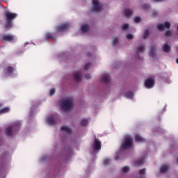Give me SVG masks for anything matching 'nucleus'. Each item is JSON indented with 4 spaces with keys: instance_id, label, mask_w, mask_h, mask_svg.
Segmentation results:
<instances>
[{
    "instance_id": "1",
    "label": "nucleus",
    "mask_w": 178,
    "mask_h": 178,
    "mask_svg": "<svg viewBox=\"0 0 178 178\" xmlns=\"http://www.w3.org/2000/svg\"><path fill=\"white\" fill-rule=\"evenodd\" d=\"M6 22L4 24L5 29H12L13 27V21L17 17V14L7 11L5 13Z\"/></svg>"
},
{
    "instance_id": "2",
    "label": "nucleus",
    "mask_w": 178,
    "mask_h": 178,
    "mask_svg": "<svg viewBox=\"0 0 178 178\" xmlns=\"http://www.w3.org/2000/svg\"><path fill=\"white\" fill-rule=\"evenodd\" d=\"M73 99L72 98L63 99L60 103V106L62 111L65 112H69L73 109Z\"/></svg>"
},
{
    "instance_id": "3",
    "label": "nucleus",
    "mask_w": 178,
    "mask_h": 178,
    "mask_svg": "<svg viewBox=\"0 0 178 178\" xmlns=\"http://www.w3.org/2000/svg\"><path fill=\"white\" fill-rule=\"evenodd\" d=\"M133 147V142H131V138L127 136L124 138V142L122 143L121 149H127Z\"/></svg>"
},
{
    "instance_id": "4",
    "label": "nucleus",
    "mask_w": 178,
    "mask_h": 178,
    "mask_svg": "<svg viewBox=\"0 0 178 178\" xmlns=\"http://www.w3.org/2000/svg\"><path fill=\"white\" fill-rule=\"evenodd\" d=\"M19 126H11L8 127L6 129V134L8 136V137H12L13 136V130H17V133H19Z\"/></svg>"
},
{
    "instance_id": "5",
    "label": "nucleus",
    "mask_w": 178,
    "mask_h": 178,
    "mask_svg": "<svg viewBox=\"0 0 178 178\" xmlns=\"http://www.w3.org/2000/svg\"><path fill=\"white\" fill-rule=\"evenodd\" d=\"M101 140H99V139L95 138L94 143L92 144V148H93V151L97 152V151H99L101 149Z\"/></svg>"
},
{
    "instance_id": "6",
    "label": "nucleus",
    "mask_w": 178,
    "mask_h": 178,
    "mask_svg": "<svg viewBox=\"0 0 178 178\" xmlns=\"http://www.w3.org/2000/svg\"><path fill=\"white\" fill-rule=\"evenodd\" d=\"M155 84V81L154 79L149 77V79H147L145 81V86L147 88H152Z\"/></svg>"
},
{
    "instance_id": "7",
    "label": "nucleus",
    "mask_w": 178,
    "mask_h": 178,
    "mask_svg": "<svg viewBox=\"0 0 178 178\" xmlns=\"http://www.w3.org/2000/svg\"><path fill=\"white\" fill-rule=\"evenodd\" d=\"M1 41H7L8 42H12V41H15V35H3L1 37Z\"/></svg>"
},
{
    "instance_id": "8",
    "label": "nucleus",
    "mask_w": 178,
    "mask_h": 178,
    "mask_svg": "<svg viewBox=\"0 0 178 178\" xmlns=\"http://www.w3.org/2000/svg\"><path fill=\"white\" fill-rule=\"evenodd\" d=\"M92 5H93V12L101 11V6H99V1L92 0Z\"/></svg>"
},
{
    "instance_id": "9",
    "label": "nucleus",
    "mask_w": 178,
    "mask_h": 178,
    "mask_svg": "<svg viewBox=\"0 0 178 178\" xmlns=\"http://www.w3.org/2000/svg\"><path fill=\"white\" fill-rule=\"evenodd\" d=\"M70 26V25H69V24H63L57 26V31H58V33H61L62 31H65V30L69 29Z\"/></svg>"
},
{
    "instance_id": "10",
    "label": "nucleus",
    "mask_w": 178,
    "mask_h": 178,
    "mask_svg": "<svg viewBox=\"0 0 178 178\" xmlns=\"http://www.w3.org/2000/svg\"><path fill=\"white\" fill-rule=\"evenodd\" d=\"M123 14L127 19H130L133 16V10L130 8H124L123 10Z\"/></svg>"
},
{
    "instance_id": "11",
    "label": "nucleus",
    "mask_w": 178,
    "mask_h": 178,
    "mask_svg": "<svg viewBox=\"0 0 178 178\" xmlns=\"http://www.w3.org/2000/svg\"><path fill=\"white\" fill-rule=\"evenodd\" d=\"M145 163V157H142L140 159H138V160L135 161L134 165L136 168H138V166H143Z\"/></svg>"
},
{
    "instance_id": "12",
    "label": "nucleus",
    "mask_w": 178,
    "mask_h": 178,
    "mask_svg": "<svg viewBox=\"0 0 178 178\" xmlns=\"http://www.w3.org/2000/svg\"><path fill=\"white\" fill-rule=\"evenodd\" d=\"M83 73V71L79 70L76 71L73 74V77L76 81H80L81 80V74Z\"/></svg>"
},
{
    "instance_id": "13",
    "label": "nucleus",
    "mask_w": 178,
    "mask_h": 178,
    "mask_svg": "<svg viewBox=\"0 0 178 178\" xmlns=\"http://www.w3.org/2000/svg\"><path fill=\"white\" fill-rule=\"evenodd\" d=\"M47 122L48 124L50 126H56V118H55V116H50L47 118Z\"/></svg>"
},
{
    "instance_id": "14",
    "label": "nucleus",
    "mask_w": 178,
    "mask_h": 178,
    "mask_svg": "<svg viewBox=\"0 0 178 178\" xmlns=\"http://www.w3.org/2000/svg\"><path fill=\"white\" fill-rule=\"evenodd\" d=\"M111 80V75L109 74H104L101 77V81L103 83H109Z\"/></svg>"
},
{
    "instance_id": "15",
    "label": "nucleus",
    "mask_w": 178,
    "mask_h": 178,
    "mask_svg": "<svg viewBox=\"0 0 178 178\" xmlns=\"http://www.w3.org/2000/svg\"><path fill=\"white\" fill-rule=\"evenodd\" d=\"M5 73H8L9 76L15 73V67L9 65L4 70Z\"/></svg>"
},
{
    "instance_id": "16",
    "label": "nucleus",
    "mask_w": 178,
    "mask_h": 178,
    "mask_svg": "<svg viewBox=\"0 0 178 178\" xmlns=\"http://www.w3.org/2000/svg\"><path fill=\"white\" fill-rule=\"evenodd\" d=\"M169 169H170V166H169V165H163L160 168V173L165 174L168 170H169Z\"/></svg>"
},
{
    "instance_id": "17",
    "label": "nucleus",
    "mask_w": 178,
    "mask_h": 178,
    "mask_svg": "<svg viewBox=\"0 0 178 178\" xmlns=\"http://www.w3.org/2000/svg\"><path fill=\"white\" fill-rule=\"evenodd\" d=\"M61 131H65L67 134H72V128L66 126L61 127Z\"/></svg>"
},
{
    "instance_id": "18",
    "label": "nucleus",
    "mask_w": 178,
    "mask_h": 178,
    "mask_svg": "<svg viewBox=\"0 0 178 178\" xmlns=\"http://www.w3.org/2000/svg\"><path fill=\"white\" fill-rule=\"evenodd\" d=\"M135 140L137 143H143V141H145V139L141 137V136H140L139 134L135 135Z\"/></svg>"
},
{
    "instance_id": "19",
    "label": "nucleus",
    "mask_w": 178,
    "mask_h": 178,
    "mask_svg": "<svg viewBox=\"0 0 178 178\" xmlns=\"http://www.w3.org/2000/svg\"><path fill=\"white\" fill-rule=\"evenodd\" d=\"M145 49L144 48L143 45H139L137 47L136 54L138 55L140 52H144Z\"/></svg>"
},
{
    "instance_id": "20",
    "label": "nucleus",
    "mask_w": 178,
    "mask_h": 178,
    "mask_svg": "<svg viewBox=\"0 0 178 178\" xmlns=\"http://www.w3.org/2000/svg\"><path fill=\"white\" fill-rule=\"evenodd\" d=\"M10 112V108L4 107L0 110V113L2 115L3 113H9Z\"/></svg>"
},
{
    "instance_id": "21",
    "label": "nucleus",
    "mask_w": 178,
    "mask_h": 178,
    "mask_svg": "<svg viewBox=\"0 0 178 178\" xmlns=\"http://www.w3.org/2000/svg\"><path fill=\"white\" fill-rule=\"evenodd\" d=\"M163 51H164L166 53L170 52V46H169V44H168V43L164 44V45L163 46Z\"/></svg>"
},
{
    "instance_id": "22",
    "label": "nucleus",
    "mask_w": 178,
    "mask_h": 178,
    "mask_svg": "<svg viewBox=\"0 0 178 178\" xmlns=\"http://www.w3.org/2000/svg\"><path fill=\"white\" fill-rule=\"evenodd\" d=\"M156 49V47L155 45H154L153 47H151L150 50H149V56H154V55H155V49Z\"/></svg>"
},
{
    "instance_id": "23",
    "label": "nucleus",
    "mask_w": 178,
    "mask_h": 178,
    "mask_svg": "<svg viewBox=\"0 0 178 178\" xmlns=\"http://www.w3.org/2000/svg\"><path fill=\"white\" fill-rule=\"evenodd\" d=\"M88 24H83L81 26V30L82 31V33H86V31H88Z\"/></svg>"
},
{
    "instance_id": "24",
    "label": "nucleus",
    "mask_w": 178,
    "mask_h": 178,
    "mask_svg": "<svg viewBox=\"0 0 178 178\" xmlns=\"http://www.w3.org/2000/svg\"><path fill=\"white\" fill-rule=\"evenodd\" d=\"M87 124H88V120L87 119L85 118L81 121L80 125L83 127L87 126Z\"/></svg>"
},
{
    "instance_id": "25",
    "label": "nucleus",
    "mask_w": 178,
    "mask_h": 178,
    "mask_svg": "<svg viewBox=\"0 0 178 178\" xmlns=\"http://www.w3.org/2000/svg\"><path fill=\"white\" fill-rule=\"evenodd\" d=\"M149 35V30L146 29L145 30L144 34H143V39L147 40V38H148Z\"/></svg>"
},
{
    "instance_id": "26",
    "label": "nucleus",
    "mask_w": 178,
    "mask_h": 178,
    "mask_svg": "<svg viewBox=\"0 0 178 178\" xmlns=\"http://www.w3.org/2000/svg\"><path fill=\"white\" fill-rule=\"evenodd\" d=\"M125 97H127V98H129L130 99H133V92H127L125 93Z\"/></svg>"
},
{
    "instance_id": "27",
    "label": "nucleus",
    "mask_w": 178,
    "mask_h": 178,
    "mask_svg": "<svg viewBox=\"0 0 178 178\" xmlns=\"http://www.w3.org/2000/svg\"><path fill=\"white\" fill-rule=\"evenodd\" d=\"M45 37H46V40H49V38H52L53 40L55 39V37L52 35V33H46Z\"/></svg>"
},
{
    "instance_id": "28",
    "label": "nucleus",
    "mask_w": 178,
    "mask_h": 178,
    "mask_svg": "<svg viewBox=\"0 0 178 178\" xmlns=\"http://www.w3.org/2000/svg\"><path fill=\"white\" fill-rule=\"evenodd\" d=\"M122 171L123 172V173H128V172H130V168L127 166L123 167Z\"/></svg>"
},
{
    "instance_id": "29",
    "label": "nucleus",
    "mask_w": 178,
    "mask_h": 178,
    "mask_svg": "<svg viewBox=\"0 0 178 178\" xmlns=\"http://www.w3.org/2000/svg\"><path fill=\"white\" fill-rule=\"evenodd\" d=\"M118 42H119V38L116 37L113 40V47H115V45H118Z\"/></svg>"
},
{
    "instance_id": "30",
    "label": "nucleus",
    "mask_w": 178,
    "mask_h": 178,
    "mask_svg": "<svg viewBox=\"0 0 178 178\" xmlns=\"http://www.w3.org/2000/svg\"><path fill=\"white\" fill-rule=\"evenodd\" d=\"M90 66H91V63H86L85 65H84V70H88V69H90Z\"/></svg>"
},
{
    "instance_id": "31",
    "label": "nucleus",
    "mask_w": 178,
    "mask_h": 178,
    "mask_svg": "<svg viewBox=\"0 0 178 178\" xmlns=\"http://www.w3.org/2000/svg\"><path fill=\"white\" fill-rule=\"evenodd\" d=\"M165 29H170V24L169 22H165L163 25Z\"/></svg>"
},
{
    "instance_id": "32",
    "label": "nucleus",
    "mask_w": 178,
    "mask_h": 178,
    "mask_svg": "<svg viewBox=\"0 0 178 178\" xmlns=\"http://www.w3.org/2000/svg\"><path fill=\"white\" fill-rule=\"evenodd\" d=\"M163 24H159L157 25V29L158 30H159L160 31H162V30H163Z\"/></svg>"
},
{
    "instance_id": "33",
    "label": "nucleus",
    "mask_w": 178,
    "mask_h": 178,
    "mask_svg": "<svg viewBox=\"0 0 178 178\" xmlns=\"http://www.w3.org/2000/svg\"><path fill=\"white\" fill-rule=\"evenodd\" d=\"M145 172H147V170L145 168L141 169L139 170V175L141 176V175H145Z\"/></svg>"
},
{
    "instance_id": "34",
    "label": "nucleus",
    "mask_w": 178,
    "mask_h": 178,
    "mask_svg": "<svg viewBox=\"0 0 178 178\" xmlns=\"http://www.w3.org/2000/svg\"><path fill=\"white\" fill-rule=\"evenodd\" d=\"M135 23H140L141 22V18L140 17H136L134 18Z\"/></svg>"
},
{
    "instance_id": "35",
    "label": "nucleus",
    "mask_w": 178,
    "mask_h": 178,
    "mask_svg": "<svg viewBox=\"0 0 178 178\" xmlns=\"http://www.w3.org/2000/svg\"><path fill=\"white\" fill-rule=\"evenodd\" d=\"M55 92H56L55 88L51 89L50 91H49V95H50V97H52V95H54V94H55Z\"/></svg>"
},
{
    "instance_id": "36",
    "label": "nucleus",
    "mask_w": 178,
    "mask_h": 178,
    "mask_svg": "<svg viewBox=\"0 0 178 178\" xmlns=\"http://www.w3.org/2000/svg\"><path fill=\"white\" fill-rule=\"evenodd\" d=\"M165 35V37H170L172 35V31H167Z\"/></svg>"
},
{
    "instance_id": "37",
    "label": "nucleus",
    "mask_w": 178,
    "mask_h": 178,
    "mask_svg": "<svg viewBox=\"0 0 178 178\" xmlns=\"http://www.w3.org/2000/svg\"><path fill=\"white\" fill-rule=\"evenodd\" d=\"M122 30H127L129 29V24H124L122 26Z\"/></svg>"
},
{
    "instance_id": "38",
    "label": "nucleus",
    "mask_w": 178,
    "mask_h": 178,
    "mask_svg": "<svg viewBox=\"0 0 178 178\" xmlns=\"http://www.w3.org/2000/svg\"><path fill=\"white\" fill-rule=\"evenodd\" d=\"M104 165H109V163H111V160L109 159H106L104 161Z\"/></svg>"
},
{
    "instance_id": "39",
    "label": "nucleus",
    "mask_w": 178,
    "mask_h": 178,
    "mask_svg": "<svg viewBox=\"0 0 178 178\" xmlns=\"http://www.w3.org/2000/svg\"><path fill=\"white\" fill-rule=\"evenodd\" d=\"M127 38L128 40H133L134 36H133V35H132L131 33H128V34L127 35Z\"/></svg>"
},
{
    "instance_id": "40",
    "label": "nucleus",
    "mask_w": 178,
    "mask_h": 178,
    "mask_svg": "<svg viewBox=\"0 0 178 178\" xmlns=\"http://www.w3.org/2000/svg\"><path fill=\"white\" fill-rule=\"evenodd\" d=\"M143 8L145 10H147V9H149V4H145V5L143 6Z\"/></svg>"
},
{
    "instance_id": "41",
    "label": "nucleus",
    "mask_w": 178,
    "mask_h": 178,
    "mask_svg": "<svg viewBox=\"0 0 178 178\" xmlns=\"http://www.w3.org/2000/svg\"><path fill=\"white\" fill-rule=\"evenodd\" d=\"M85 79H91V76L89 74H88L86 75Z\"/></svg>"
},
{
    "instance_id": "42",
    "label": "nucleus",
    "mask_w": 178,
    "mask_h": 178,
    "mask_svg": "<svg viewBox=\"0 0 178 178\" xmlns=\"http://www.w3.org/2000/svg\"><path fill=\"white\" fill-rule=\"evenodd\" d=\"M163 0H154L155 2H162Z\"/></svg>"
},
{
    "instance_id": "43",
    "label": "nucleus",
    "mask_w": 178,
    "mask_h": 178,
    "mask_svg": "<svg viewBox=\"0 0 178 178\" xmlns=\"http://www.w3.org/2000/svg\"><path fill=\"white\" fill-rule=\"evenodd\" d=\"M115 161H119V156H115Z\"/></svg>"
},
{
    "instance_id": "44",
    "label": "nucleus",
    "mask_w": 178,
    "mask_h": 178,
    "mask_svg": "<svg viewBox=\"0 0 178 178\" xmlns=\"http://www.w3.org/2000/svg\"><path fill=\"white\" fill-rule=\"evenodd\" d=\"M176 63L178 64V58L176 59Z\"/></svg>"
},
{
    "instance_id": "45",
    "label": "nucleus",
    "mask_w": 178,
    "mask_h": 178,
    "mask_svg": "<svg viewBox=\"0 0 178 178\" xmlns=\"http://www.w3.org/2000/svg\"><path fill=\"white\" fill-rule=\"evenodd\" d=\"M177 163H178V157L176 159Z\"/></svg>"
},
{
    "instance_id": "46",
    "label": "nucleus",
    "mask_w": 178,
    "mask_h": 178,
    "mask_svg": "<svg viewBox=\"0 0 178 178\" xmlns=\"http://www.w3.org/2000/svg\"><path fill=\"white\" fill-rule=\"evenodd\" d=\"M154 15H158V13H154Z\"/></svg>"
}]
</instances>
